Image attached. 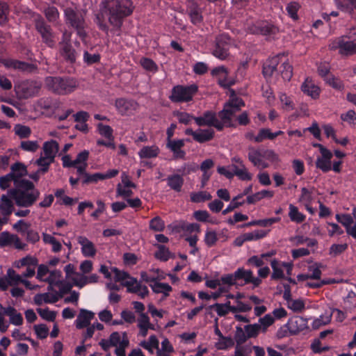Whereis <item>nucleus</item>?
<instances>
[{
    "mask_svg": "<svg viewBox=\"0 0 356 356\" xmlns=\"http://www.w3.org/2000/svg\"><path fill=\"white\" fill-rule=\"evenodd\" d=\"M99 6L105 8L109 24L118 31L121 29L124 19L130 16L135 9L131 0H102Z\"/></svg>",
    "mask_w": 356,
    "mask_h": 356,
    "instance_id": "f257e3e1",
    "label": "nucleus"
},
{
    "mask_svg": "<svg viewBox=\"0 0 356 356\" xmlns=\"http://www.w3.org/2000/svg\"><path fill=\"white\" fill-rule=\"evenodd\" d=\"M8 194L19 207H29L40 197V191L35 188L33 182L27 179L15 181V188L10 189Z\"/></svg>",
    "mask_w": 356,
    "mask_h": 356,
    "instance_id": "f03ea898",
    "label": "nucleus"
},
{
    "mask_svg": "<svg viewBox=\"0 0 356 356\" xmlns=\"http://www.w3.org/2000/svg\"><path fill=\"white\" fill-rule=\"evenodd\" d=\"M44 87L52 94L67 95L78 87L76 79L68 76H48L44 78Z\"/></svg>",
    "mask_w": 356,
    "mask_h": 356,
    "instance_id": "7ed1b4c3",
    "label": "nucleus"
},
{
    "mask_svg": "<svg viewBox=\"0 0 356 356\" xmlns=\"http://www.w3.org/2000/svg\"><path fill=\"white\" fill-rule=\"evenodd\" d=\"M31 19L36 31L42 38V41L48 47L54 48L56 45L55 33L51 26L47 23L44 17L39 13H31Z\"/></svg>",
    "mask_w": 356,
    "mask_h": 356,
    "instance_id": "20e7f679",
    "label": "nucleus"
},
{
    "mask_svg": "<svg viewBox=\"0 0 356 356\" xmlns=\"http://www.w3.org/2000/svg\"><path fill=\"white\" fill-rule=\"evenodd\" d=\"M64 17L66 24H69L76 31L77 35L84 40L87 37L86 31V22L82 13L72 8H67L64 10Z\"/></svg>",
    "mask_w": 356,
    "mask_h": 356,
    "instance_id": "39448f33",
    "label": "nucleus"
},
{
    "mask_svg": "<svg viewBox=\"0 0 356 356\" xmlns=\"http://www.w3.org/2000/svg\"><path fill=\"white\" fill-rule=\"evenodd\" d=\"M245 103L241 98H234L224 105L223 109L218 112V116L223 123V127H235L236 124L232 121V118L238 113Z\"/></svg>",
    "mask_w": 356,
    "mask_h": 356,
    "instance_id": "423d86ee",
    "label": "nucleus"
},
{
    "mask_svg": "<svg viewBox=\"0 0 356 356\" xmlns=\"http://www.w3.org/2000/svg\"><path fill=\"white\" fill-rule=\"evenodd\" d=\"M330 50H339V53L343 56H350L356 54V40H352L348 35H342L329 44Z\"/></svg>",
    "mask_w": 356,
    "mask_h": 356,
    "instance_id": "0eeeda50",
    "label": "nucleus"
},
{
    "mask_svg": "<svg viewBox=\"0 0 356 356\" xmlns=\"http://www.w3.org/2000/svg\"><path fill=\"white\" fill-rule=\"evenodd\" d=\"M42 83L38 80H25L15 86L17 93L20 98L29 99L40 95Z\"/></svg>",
    "mask_w": 356,
    "mask_h": 356,
    "instance_id": "6e6552de",
    "label": "nucleus"
},
{
    "mask_svg": "<svg viewBox=\"0 0 356 356\" xmlns=\"http://www.w3.org/2000/svg\"><path fill=\"white\" fill-rule=\"evenodd\" d=\"M231 38L227 35L222 34L216 38L211 54L220 60H228L231 56Z\"/></svg>",
    "mask_w": 356,
    "mask_h": 356,
    "instance_id": "1a4fd4ad",
    "label": "nucleus"
},
{
    "mask_svg": "<svg viewBox=\"0 0 356 356\" xmlns=\"http://www.w3.org/2000/svg\"><path fill=\"white\" fill-rule=\"evenodd\" d=\"M197 89V86L194 84L188 86L177 85L172 88L169 99L176 103L189 102L192 100Z\"/></svg>",
    "mask_w": 356,
    "mask_h": 356,
    "instance_id": "9d476101",
    "label": "nucleus"
},
{
    "mask_svg": "<svg viewBox=\"0 0 356 356\" xmlns=\"http://www.w3.org/2000/svg\"><path fill=\"white\" fill-rule=\"evenodd\" d=\"M71 34L65 31L63 33L61 41L59 42V54L63 59L69 63H74L76 60V51L71 43Z\"/></svg>",
    "mask_w": 356,
    "mask_h": 356,
    "instance_id": "9b49d317",
    "label": "nucleus"
},
{
    "mask_svg": "<svg viewBox=\"0 0 356 356\" xmlns=\"http://www.w3.org/2000/svg\"><path fill=\"white\" fill-rule=\"evenodd\" d=\"M194 120L199 127H213L218 131L223 129V123L217 118L216 113L212 111H205L202 116L194 118Z\"/></svg>",
    "mask_w": 356,
    "mask_h": 356,
    "instance_id": "f8f14e48",
    "label": "nucleus"
},
{
    "mask_svg": "<svg viewBox=\"0 0 356 356\" xmlns=\"http://www.w3.org/2000/svg\"><path fill=\"white\" fill-rule=\"evenodd\" d=\"M115 106L118 111L122 115H129L138 108V104L136 101L124 98L117 99Z\"/></svg>",
    "mask_w": 356,
    "mask_h": 356,
    "instance_id": "ddd939ff",
    "label": "nucleus"
},
{
    "mask_svg": "<svg viewBox=\"0 0 356 356\" xmlns=\"http://www.w3.org/2000/svg\"><path fill=\"white\" fill-rule=\"evenodd\" d=\"M287 327L291 334L295 335L308 328L307 321L301 316H295L291 318Z\"/></svg>",
    "mask_w": 356,
    "mask_h": 356,
    "instance_id": "4468645a",
    "label": "nucleus"
},
{
    "mask_svg": "<svg viewBox=\"0 0 356 356\" xmlns=\"http://www.w3.org/2000/svg\"><path fill=\"white\" fill-rule=\"evenodd\" d=\"M284 54H277L272 58H268L263 65L262 73L264 77L270 78L273 73L277 70V66L280 63V57Z\"/></svg>",
    "mask_w": 356,
    "mask_h": 356,
    "instance_id": "2eb2a0df",
    "label": "nucleus"
},
{
    "mask_svg": "<svg viewBox=\"0 0 356 356\" xmlns=\"http://www.w3.org/2000/svg\"><path fill=\"white\" fill-rule=\"evenodd\" d=\"M95 317V314L85 309H81L79 315L75 321L76 327L79 330L83 329L90 325V321Z\"/></svg>",
    "mask_w": 356,
    "mask_h": 356,
    "instance_id": "dca6fc26",
    "label": "nucleus"
},
{
    "mask_svg": "<svg viewBox=\"0 0 356 356\" xmlns=\"http://www.w3.org/2000/svg\"><path fill=\"white\" fill-rule=\"evenodd\" d=\"M77 242L81 245V252L85 257H95L97 250L92 241L86 236H79L77 237Z\"/></svg>",
    "mask_w": 356,
    "mask_h": 356,
    "instance_id": "f3484780",
    "label": "nucleus"
},
{
    "mask_svg": "<svg viewBox=\"0 0 356 356\" xmlns=\"http://www.w3.org/2000/svg\"><path fill=\"white\" fill-rule=\"evenodd\" d=\"M184 146V140H171L167 141L166 147L173 153L175 159H184L186 153L181 148Z\"/></svg>",
    "mask_w": 356,
    "mask_h": 356,
    "instance_id": "a211bd4d",
    "label": "nucleus"
},
{
    "mask_svg": "<svg viewBox=\"0 0 356 356\" xmlns=\"http://www.w3.org/2000/svg\"><path fill=\"white\" fill-rule=\"evenodd\" d=\"M235 277L236 280H244L245 284L252 283L254 286H258L261 283L260 278L253 277L251 270H245L243 268H238L235 271Z\"/></svg>",
    "mask_w": 356,
    "mask_h": 356,
    "instance_id": "6ab92c4d",
    "label": "nucleus"
},
{
    "mask_svg": "<svg viewBox=\"0 0 356 356\" xmlns=\"http://www.w3.org/2000/svg\"><path fill=\"white\" fill-rule=\"evenodd\" d=\"M27 172L26 167L24 163L16 162L11 165L9 174L14 179V184L15 185V181H22L23 179L22 177L26 175Z\"/></svg>",
    "mask_w": 356,
    "mask_h": 356,
    "instance_id": "aec40b11",
    "label": "nucleus"
},
{
    "mask_svg": "<svg viewBox=\"0 0 356 356\" xmlns=\"http://www.w3.org/2000/svg\"><path fill=\"white\" fill-rule=\"evenodd\" d=\"M301 90L305 94L312 97L313 99H316L319 96V88L309 78H307L302 84Z\"/></svg>",
    "mask_w": 356,
    "mask_h": 356,
    "instance_id": "412c9836",
    "label": "nucleus"
},
{
    "mask_svg": "<svg viewBox=\"0 0 356 356\" xmlns=\"http://www.w3.org/2000/svg\"><path fill=\"white\" fill-rule=\"evenodd\" d=\"M43 149V156H47L51 160H54L56 156V154L59 149L58 143L54 140H51L49 141H47L43 144L42 147Z\"/></svg>",
    "mask_w": 356,
    "mask_h": 356,
    "instance_id": "4be33fe9",
    "label": "nucleus"
},
{
    "mask_svg": "<svg viewBox=\"0 0 356 356\" xmlns=\"http://www.w3.org/2000/svg\"><path fill=\"white\" fill-rule=\"evenodd\" d=\"M338 9L353 15L356 11V0H334Z\"/></svg>",
    "mask_w": 356,
    "mask_h": 356,
    "instance_id": "5701e85b",
    "label": "nucleus"
},
{
    "mask_svg": "<svg viewBox=\"0 0 356 356\" xmlns=\"http://www.w3.org/2000/svg\"><path fill=\"white\" fill-rule=\"evenodd\" d=\"M168 186L176 192H180L183 187L184 180L181 175L174 174L166 178Z\"/></svg>",
    "mask_w": 356,
    "mask_h": 356,
    "instance_id": "b1692460",
    "label": "nucleus"
},
{
    "mask_svg": "<svg viewBox=\"0 0 356 356\" xmlns=\"http://www.w3.org/2000/svg\"><path fill=\"white\" fill-rule=\"evenodd\" d=\"M104 13H107V12L105 10V8H102L99 6V10L95 14L94 22L99 30L104 31L106 35H108L109 31V26L106 22Z\"/></svg>",
    "mask_w": 356,
    "mask_h": 356,
    "instance_id": "393cba45",
    "label": "nucleus"
},
{
    "mask_svg": "<svg viewBox=\"0 0 356 356\" xmlns=\"http://www.w3.org/2000/svg\"><path fill=\"white\" fill-rule=\"evenodd\" d=\"M332 157V153L329 151L326 156L322 155L321 157H318L316 161V166L324 172H327L332 169L331 159Z\"/></svg>",
    "mask_w": 356,
    "mask_h": 356,
    "instance_id": "a878e982",
    "label": "nucleus"
},
{
    "mask_svg": "<svg viewBox=\"0 0 356 356\" xmlns=\"http://www.w3.org/2000/svg\"><path fill=\"white\" fill-rule=\"evenodd\" d=\"M283 134L282 131H278L277 132H271L270 129L264 128L261 129L256 137L254 138V142L261 143L265 139L273 140L277 136H280Z\"/></svg>",
    "mask_w": 356,
    "mask_h": 356,
    "instance_id": "bb28decb",
    "label": "nucleus"
},
{
    "mask_svg": "<svg viewBox=\"0 0 356 356\" xmlns=\"http://www.w3.org/2000/svg\"><path fill=\"white\" fill-rule=\"evenodd\" d=\"M215 132L211 129H198L195 134L194 140L200 143H204L211 140L214 137Z\"/></svg>",
    "mask_w": 356,
    "mask_h": 356,
    "instance_id": "cd10ccee",
    "label": "nucleus"
},
{
    "mask_svg": "<svg viewBox=\"0 0 356 356\" xmlns=\"http://www.w3.org/2000/svg\"><path fill=\"white\" fill-rule=\"evenodd\" d=\"M14 209L13 203L11 199L7 195H2L0 200V210L3 216H10Z\"/></svg>",
    "mask_w": 356,
    "mask_h": 356,
    "instance_id": "c85d7f7f",
    "label": "nucleus"
},
{
    "mask_svg": "<svg viewBox=\"0 0 356 356\" xmlns=\"http://www.w3.org/2000/svg\"><path fill=\"white\" fill-rule=\"evenodd\" d=\"M11 66L14 69L19 70L26 72H34L38 70V67L35 65L19 60L13 61Z\"/></svg>",
    "mask_w": 356,
    "mask_h": 356,
    "instance_id": "c756f323",
    "label": "nucleus"
},
{
    "mask_svg": "<svg viewBox=\"0 0 356 356\" xmlns=\"http://www.w3.org/2000/svg\"><path fill=\"white\" fill-rule=\"evenodd\" d=\"M215 334L219 337V338L222 340L227 341V343H221L220 341H218L216 343V348L218 350H225L228 347L232 346L234 345V341L230 337H224L219 330L218 325H216L214 330Z\"/></svg>",
    "mask_w": 356,
    "mask_h": 356,
    "instance_id": "7c9ffc66",
    "label": "nucleus"
},
{
    "mask_svg": "<svg viewBox=\"0 0 356 356\" xmlns=\"http://www.w3.org/2000/svg\"><path fill=\"white\" fill-rule=\"evenodd\" d=\"M159 149L157 146H145L143 147L138 152V155L141 159L143 158H154L159 154Z\"/></svg>",
    "mask_w": 356,
    "mask_h": 356,
    "instance_id": "2f4dec72",
    "label": "nucleus"
},
{
    "mask_svg": "<svg viewBox=\"0 0 356 356\" xmlns=\"http://www.w3.org/2000/svg\"><path fill=\"white\" fill-rule=\"evenodd\" d=\"M149 286L155 293H163L164 297H168L169 296V292L172 289L168 283L155 282Z\"/></svg>",
    "mask_w": 356,
    "mask_h": 356,
    "instance_id": "473e14b6",
    "label": "nucleus"
},
{
    "mask_svg": "<svg viewBox=\"0 0 356 356\" xmlns=\"http://www.w3.org/2000/svg\"><path fill=\"white\" fill-rule=\"evenodd\" d=\"M43 13L49 23L54 24L59 19L60 14L57 8L48 6L44 9Z\"/></svg>",
    "mask_w": 356,
    "mask_h": 356,
    "instance_id": "72a5a7b5",
    "label": "nucleus"
},
{
    "mask_svg": "<svg viewBox=\"0 0 356 356\" xmlns=\"http://www.w3.org/2000/svg\"><path fill=\"white\" fill-rule=\"evenodd\" d=\"M279 71L284 81L291 80L293 76V67L289 63L284 61L280 66Z\"/></svg>",
    "mask_w": 356,
    "mask_h": 356,
    "instance_id": "f704fd0d",
    "label": "nucleus"
},
{
    "mask_svg": "<svg viewBox=\"0 0 356 356\" xmlns=\"http://www.w3.org/2000/svg\"><path fill=\"white\" fill-rule=\"evenodd\" d=\"M54 160H51L49 157L43 156L42 153H41L40 158L35 161V163L40 167L38 169L39 172L44 174L48 172L49 165L54 163Z\"/></svg>",
    "mask_w": 356,
    "mask_h": 356,
    "instance_id": "c9c22d12",
    "label": "nucleus"
},
{
    "mask_svg": "<svg viewBox=\"0 0 356 356\" xmlns=\"http://www.w3.org/2000/svg\"><path fill=\"white\" fill-rule=\"evenodd\" d=\"M122 284L127 288V291L129 293H138L141 289L140 282H138L134 277L122 282Z\"/></svg>",
    "mask_w": 356,
    "mask_h": 356,
    "instance_id": "e433bc0d",
    "label": "nucleus"
},
{
    "mask_svg": "<svg viewBox=\"0 0 356 356\" xmlns=\"http://www.w3.org/2000/svg\"><path fill=\"white\" fill-rule=\"evenodd\" d=\"M289 216L291 221L297 223H300L305 219V215L299 212L298 207L293 204L289 205Z\"/></svg>",
    "mask_w": 356,
    "mask_h": 356,
    "instance_id": "4c0bfd02",
    "label": "nucleus"
},
{
    "mask_svg": "<svg viewBox=\"0 0 356 356\" xmlns=\"http://www.w3.org/2000/svg\"><path fill=\"white\" fill-rule=\"evenodd\" d=\"M248 159L254 165H259L261 161V157L262 152L259 149H256L253 147H248Z\"/></svg>",
    "mask_w": 356,
    "mask_h": 356,
    "instance_id": "58836bf2",
    "label": "nucleus"
},
{
    "mask_svg": "<svg viewBox=\"0 0 356 356\" xmlns=\"http://www.w3.org/2000/svg\"><path fill=\"white\" fill-rule=\"evenodd\" d=\"M274 321L275 318L270 314H266L264 317L260 318L258 324L261 332H266L268 327L273 325Z\"/></svg>",
    "mask_w": 356,
    "mask_h": 356,
    "instance_id": "ea45409f",
    "label": "nucleus"
},
{
    "mask_svg": "<svg viewBox=\"0 0 356 356\" xmlns=\"http://www.w3.org/2000/svg\"><path fill=\"white\" fill-rule=\"evenodd\" d=\"M158 250L154 253V257L161 261H166L170 257L169 249L163 245H158Z\"/></svg>",
    "mask_w": 356,
    "mask_h": 356,
    "instance_id": "a19ab883",
    "label": "nucleus"
},
{
    "mask_svg": "<svg viewBox=\"0 0 356 356\" xmlns=\"http://www.w3.org/2000/svg\"><path fill=\"white\" fill-rule=\"evenodd\" d=\"M273 268V273L271 275L272 280H280L284 278V272L280 266V263L276 259H273L270 262Z\"/></svg>",
    "mask_w": 356,
    "mask_h": 356,
    "instance_id": "79ce46f5",
    "label": "nucleus"
},
{
    "mask_svg": "<svg viewBox=\"0 0 356 356\" xmlns=\"http://www.w3.org/2000/svg\"><path fill=\"white\" fill-rule=\"evenodd\" d=\"M212 196L207 191H200L191 193V200L193 202H202L211 200Z\"/></svg>",
    "mask_w": 356,
    "mask_h": 356,
    "instance_id": "37998d69",
    "label": "nucleus"
},
{
    "mask_svg": "<svg viewBox=\"0 0 356 356\" xmlns=\"http://www.w3.org/2000/svg\"><path fill=\"white\" fill-rule=\"evenodd\" d=\"M62 277V273L60 270H55L50 272L48 277L44 280V282H47L50 285H55L61 284L60 278Z\"/></svg>",
    "mask_w": 356,
    "mask_h": 356,
    "instance_id": "c03bdc74",
    "label": "nucleus"
},
{
    "mask_svg": "<svg viewBox=\"0 0 356 356\" xmlns=\"http://www.w3.org/2000/svg\"><path fill=\"white\" fill-rule=\"evenodd\" d=\"M278 29L270 24H264L258 27V32L264 35H272L277 33Z\"/></svg>",
    "mask_w": 356,
    "mask_h": 356,
    "instance_id": "a18cd8bd",
    "label": "nucleus"
},
{
    "mask_svg": "<svg viewBox=\"0 0 356 356\" xmlns=\"http://www.w3.org/2000/svg\"><path fill=\"white\" fill-rule=\"evenodd\" d=\"M129 345V341L127 337V333H123V337L122 339V342L119 346H115L116 348L115 350V353L117 356H126L125 349Z\"/></svg>",
    "mask_w": 356,
    "mask_h": 356,
    "instance_id": "49530a36",
    "label": "nucleus"
},
{
    "mask_svg": "<svg viewBox=\"0 0 356 356\" xmlns=\"http://www.w3.org/2000/svg\"><path fill=\"white\" fill-rule=\"evenodd\" d=\"M269 230H254L252 232L245 233L247 241H257L266 236Z\"/></svg>",
    "mask_w": 356,
    "mask_h": 356,
    "instance_id": "de8ad7c7",
    "label": "nucleus"
},
{
    "mask_svg": "<svg viewBox=\"0 0 356 356\" xmlns=\"http://www.w3.org/2000/svg\"><path fill=\"white\" fill-rule=\"evenodd\" d=\"M244 330L248 337L250 338H256L261 330L258 323L249 324L244 326Z\"/></svg>",
    "mask_w": 356,
    "mask_h": 356,
    "instance_id": "09e8293b",
    "label": "nucleus"
},
{
    "mask_svg": "<svg viewBox=\"0 0 356 356\" xmlns=\"http://www.w3.org/2000/svg\"><path fill=\"white\" fill-rule=\"evenodd\" d=\"M39 147L36 140H24L20 143V148L26 152H35Z\"/></svg>",
    "mask_w": 356,
    "mask_h": 356,
    "instance_id": "8fccbe9b",
    "label": "nucleus"
},
{
    "mask_svg": "<svg viewBox=\"0 0 356 356\" xmlns=\"http://www.w3.org/2000/svg\"><path fill=\"white\" fill-rule=\"evenodd\" d=\"M336 219L345 227L346 230L354 222L353 217L348 213L337 214Z\"/></svg>",
    "mask_w": 356,
    "mask_h": 356,
    "instance_id": "3c124183",
    "label": "nucleus"
},
{
    "mask_svg": "<svg viewBox=\"0 0 356 356\" xmlns=\"http://www.w3.org/2000/svg\"><path fill=\"white\" fill-rule=\"evenodd\" d=\"M248 339H249V337L245 332V330L240 326H237L236 327V333L234 336L236 346H241L242 343H245Z\"/></svg>",
    "mask_w": 356,
    "mask_h": 356,
    "instance_id": "603ef678",
    "label": "nucleus"
},
{
    "mask_svg": "<svg viewBox=\"0 0 356 356\" xmlns=\"http://www.w3.org/2000/svg\"><path fill=\"white\" fill-rule=\"evenodd\" d=\"M140 64L147 71L156 72L158 70L156 64L150 58H142L140 60Z\"/></svg>",
    "mask_w": 356,
    "mask_h": 356,
    "instance_id": "864d4df0",
    "label": "nucleus"
},
{
    "mask_svg": "<svg viewBox=\"0 0 356 356\" xmlns=\"http://www.w3.org/2000/svg\"><path fill=\"white\" fill-rule=\"evenodd\" d=\"M243 197V195H238L235 197H234L230 204L225 209L222 211V214L225 215L235 209L238 208L240 206H242L244 204V202H238L237 200Z\"/></svg>",
    "mask_w": 356,
    "mask_h": 356,
    "instance_id": "5fc2aeb1",
    "label": "nucleus"
},
{
    "mask_svg": "<svg viewBox=\"0 0 356 356\" xmlns=\"http://www.w3.org/2000/svg\"><path fill=\"white\" fill-rule=\"evenodd\" d=\"M149 228L156 232H161L165 228L164 222L159 216H156L150 220Z\"/></svg>",
    "mask_w": 356,
    "mask_h": 356,
    "instance_id": "6e6d98bb",
    "label": "nucleus"
},
{
    "mask_svg": "<svg viewBox=\"0 0 356 356\" xmlns=\"http://www.w3.org/2000/svg\"><path fill=\"white\" fill-rule=\"evenodd\" d=\"M98 130L99 134L106 138L108 140H114L113 136V129L108 125H104L102 123L98 124Z\"/></svg>",
    "mask_w": 356,
    "mask_h": 356,
    "instance_id": "4d7b16f0",
    "label": "nucleus"
},
{
    "mask_svg": "<svg viewBox=\"0 0 356 356\" xmlns=\"http://www.w3.org/2000/svg\"><path fill=\"white\" fill-rule=\"evenodd\" d=\"M37 312L44 320L48 321H54L56 314L55 312L50 311L48 308H38Z\"/></svg>",
    "mask_w": 356,
    "mask_h": 356,
    "instance_id": "13d9d810",
    "label": "nucleus"
},
{
    "mask_svg": "<svg viewBox=\"0 0 356 356\" xmlns=\"http://www.w3.org/2000/svg\"><path fill=\"white\" fill-rule=\"evenodd\" d=\"M7 275L8 277L9 285H17L18 283H22V275H19L16 273V272L12 269L9 268L7 271Z\"/></svg>",
    "mask_w": 356,
    "mask_h": 356,
    "instance_id": "bf43d9fd",
    "label": "nucleus"
},
{
    "mask_svg": "<svg viewBox=\"0 0 356 356\" xmlns=\"http://www.w3.org/2000/svg\"><path fill=\"white\" fill-rule=\"evenodd\" d=\"M15 134L21 138H28L31 134L30 127L21 124H17L15 127Z\"/></svg>",
    "mask_w": 356,
    "mask_h": 356,
    "instance_id": "052dcab7",
    "label": "nucleus"
},
{
    "mask_svg": "<svg viewBox=\"0 0 356 356\" xmlns=\"http://www.w3.org/2000/svg\"><path fill=\"white\" fill-rule=\"evenodd\" d=\"M348 248V245L344 244H332L330 248V255L337 257L342 254Z\"/></svg>",
    "mask_w": 356,
    "mask_h": 356,
    "instance_id": "680f3d73",
    "label": "nucleus"
},
{
    "mask_svg": "<svg viewBox=\"0 0 356 356\" xmlns=\"http://www.w3.org/2000/svg\"><path fill=\"white\" fill-rule=\"evenodd\" d=\"M341 119L351 126H356V113L353 110H349L346 113L341 114Z\"/></svg>",
    "mask_w": 356,
    "mask_h": 356,
    "instance_id": "e2e57ef3",
    "label": "nucleus"
},
{
    "mask_svg": "<svg viewBox=\"0 0 356 356\" xmlns=\"http://www.w3.org/2000/svg\"><path fill=\"white\" fill-rule=\"evenodd\" d=\"M100 60L99 54H90L88 51L83 53V61L87 65H90L99 63Z\"/></svg>",
    "mask_w": 356,
    "mask_h": 356,
    "instance_id": "0e129e2a",
    "label": "nucleus"
},
{
    "mask_svg": "<svg viewBox=\"0 0 356 356\" xmlns=\"http://www.w3.org/2000/svg\"><path fill=\"white\" fill-rule=\"evenodd\" d=\"M174 115L177 118L179 123L184 124H188L191 120H194L195 118L188 113L180 111L174 112Z\"/></svg>",
    "mask_w": 356,
    "mask_h": 356,
    "instance_id": "69168bd1",
    "label": "nucleus"
},
{
    "mask_svg": "<svg viewBox=\"0 0 356 356\" xmlns=\"http://www.w3.org/2000/svg\"><path fill=\"white\" fill-rule=\"evenodd\" d=\"M287 305L289 309L295 312H301L305 309V302L301 299L291 300Z\"/></svg>",
    "mask_w": 356,
    "mask_h": 356,
    "instance_id": "338daca9",
    "label": "nucleus"
},
{
    "mask_svg": "<svg viewBox=\"0 0 356 356\" xmlns=\"http://www.w3.org/2000/svg\"><path fill=\"white\" fill-rule=\"evenodd\" d=\"M327 83H328L332 88L337 90H342L343 88V83L339 79L335 77L332 74L325 78Z\"/></svg>",
    "mask_w": 356,
    "mask_h": 356,
    "instance_id": "774afa93",
    "label": "nucleus"
}]
</instances>
